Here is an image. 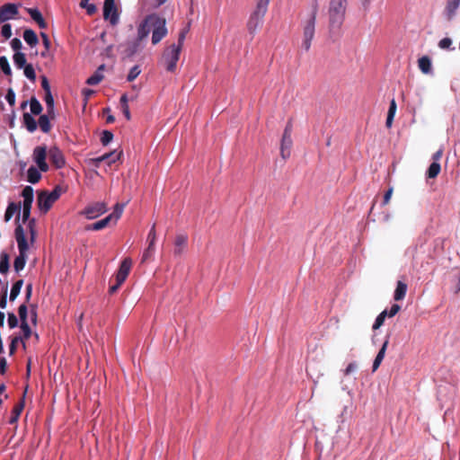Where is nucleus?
Returning <instances> with one entry per match:
<instances>
[{
  "label": "nucleus",
  "instance_id": "obj_1",
  "mask_svg": "<svg viewBox=\"0 0 460 460\" xmlns=\"http://www.w3.org/2000/svg\"><path fill=\"white\" fill-rule=\"evenodd\" d=\"M348 0H330L328 7L329 33L334 39L341 36L345 20Z\"/></svg>",
  "mask_w": 460,
  "mask_h": 460
},
{
  "label": "nucleus",
  "instance_id": "obj_2",
  "mask_svg": "<svg viewBox=\"0 0 460 460\" xmlns=\"http://www.w3.org/2000/svg\"><path fill=\"white\" fill-rule=\"evenodd\" d=\"M14 236L17 242L19 254L15 257L13 261V269L16 273L22 270L26 265L28 259L29 244L25 236V232L22 224H18L14 230Z\"/></svg>",
  "mask_w": 460,
  "mask_h": 460
},
{
  "label": "nucleus",
  "instance_id": "obj_3",
  "mask_svg": "<svg viewBox=\"0 0 460 460\" xmlns=\"http://www.w3.org/2000/svg\"><path fill=\"white\" fill-rule=\"evenodd\" d=\"M318 12V4L315 1L313 4L312 12L305 21L303 22V41L302 48L308 51L311 48V43L314 36L316 15Z\"/></svg>",
  "mask_w": 460,
  "mask_h": 460
},
{
  "label": "nucleus",
  "instance_id": "obj_4",
  "mask_svg": "<svg viewBox=\"0 0 460 460\" xmlns=\"http://www.w3.org/2000/svg\"><path fill=\"white\" fill-rule=\"evenodd\" d=\"M270 1V0H257L256 7L251 13L247 22V30L250 34H254L262 25Z\"/></svg>",
  "mask_w": 460,
  "mask_h": 460
},
{
  "label": "nucleus",
  "instance_id": "obj_5",
  "mask_svg": "<svg viewBox=\"0 0 460 460\" xmlns=\"http://www.w3.org/2000/svg\"><path fill=\"white\" fill-rule=\"evenodd\" d=\"M61 195V188L57 186L49 193L42 191L38 196V206L39 208L44 213L48 212L52 207L53 203L58 199Z\"/></svg>",
  "mask_w": 460,
  "mask_h": 460
},
{
  "label": "nucleus",
  "instance_id": "obj_6",
  "mask_svg": "<svg viewBox=\"0 0 460 460\" xmlns=\"http://www.w3.org/2000/svg\"><path fill=\"white\" fill-rule=\"evenodd\" d=\"M180 47L176 44H172L164 52L163 59L164 61L166 70L173 72L176 69L177 62L180 58L181 53Z\"/></svg>",
  "mask_w": 460,
  "mask_h": 460
},
{
  "label": "nucleus",
  "instance_id": "obj_7",
  "mask_svg": "<svg viewBox=\"0 0 460 460\" xmlns=\"http://www.w3.org/2000/svg\"><path fill=\"white\" fill-rule=\"evenodd\" d=\"M22 196L23 198L22 221L25 224L29 219H31V210L34 197L32 187H24L22 191Z\"/></svg>",
  "mask_w": 460,
  "mask_h": 460
},
{
  "label": "nucleus",
  "instance_id": "obj_8",
  "mask_svg": "<svg viewBox=\"0 0 460 460\" xmlns=\"http://www.w3.org/2000/svg\"><path fill=\"white\" fill-rule=\"evenodd\" d=\"M166 21L164 18L156 15V20L153 23L152 43L158 44L167 35Z\"/></svg>",
  "mask_w": 460,
  "mask_h": 460
},
{
  "label": "nucleus",
  "instance_id": "obj_9",
  "mask_svg": "<svg viewBox=\"0 0 460 460\" xmlns=\"http://www.w3.org/2000/svg\"><path fill=\"white\" fill-rule=\"evenodd\" d=\"M156 13L149 14L139 23L137 35L138 41H142L152 32L153 23L156 20Z\"/></svg>",
  "mask_w": 460,
  "mask_h": 460
},
{
  "label": "nucleus",
  "instance_id": "obj_10",
  "mask_svg": "<svg viewBox=\"0 0 460 460\" xmlns=\"http://www.w3.org/2000/svg\"><path fill=\"white\" fill-rule=\"evenodd\" d=\"M47 155L48 151L46 146H38L33 149V161L37 164L38 168L43 172H48L49 169V166L46 162Z\"/></svg>",
  "mask_w": 460,
  "mask_h": 460
},
{
  "label": "nucleus",
  "instance_id": "obj_11",
  "mask_svg": "<svg viewBox=\"0 0 460 460\" xmlns=\"http://www.w3.org/2000/svg\"><path fill=\"white\" fill-rule=\"evenodd\" d=\"M103 18L109 20L111 25L119 22V13L114 0H104Z\"/></svg>",
  "mask_w": 460,
  "mask_h": 460
},
{
  "label": "nucleus",
  "instance_id": "obj_12",
  "mask_svg": "<svg viewBox=\"0 0 460 460\" xmlns=\"http://www.w3.org/2000/svg\"><path fill=\"white\" fill-rule=\"evenodd\" d=\"M21 4H5L0 7V24L8 20L14 19L19 13Z\"/></svg>",
  "mask_w": 460,
  "mask_h": 460
},
{
  "label": "nucleus",
  "instance_id": "obj_13",
  "mask_svg": "<svg viewBox=\"0 0 460 460\" xmlns=\"http://www.w3.org/2000/svg\"><path fill=\"white\" fill-rule=\"evenodd\" d=\"M107 211V206L104 202H96L87 206L82 214L85 216L87 219H94Z\"/></svg>",
  "mask_w": 460,
  "mask_h": 460
},
{
  "label": "nucleus",
  "instance_id": "obj_14",
  "mask_svg": "<svg viewBox=\"0 0 460 460\" xmlns=\"http://www.w3.org/2000/svg\"><path fill=\"white\" fill-rule=\"evenodd\" d=\"M48 155L50 162L57 169H61L65 166L66 160L62 151L58 147H50L48 151Z\"/></svg>",
  "mask_w": 460,
  "mask_h": 460
},
{
  "label": "nucleus",
  "instance_id": "obj_15",
  "mask_svg": "<svg viewBox=\"0 0 460 460\" xmlns=\"http://www.w3.org/2000/svg\"><path fill=\"white\" fill-rule=\"evenodd\" d=\"M14 214H17L15 218L16 226L20 223L21 219V204L15 202H10L4 213V221L9 222Z\"/></svg>",
  "mask_w": 460,
  "mask_h": 460
},
{
  "label": "nucleus",
  "instance_id": "obj_16",
  "mask_svg": "<svg viewBox=\"0 0 460 460\" xmlns=\"http://www.w3.org/2000/svg\"><path fill=\"white\" fill-rule=\"evenodd\" d=\"M188 236L186 234H178L174 241L173 253L175 256H180L187 246Z\"/></svg>",
  "mask_w": 460,
  "mask_h": 460
},
{
  "label": "nucleus",
  "instance_id": "obj_17",
  "mask_svg": "<svg viewBox=\"0 0 460 460\" xmlns=\"http://www.w3.org/2000/svg\"><path fill=\"white\" fill-rule=\"evenodd\" d=\"M26 12L40 29H46L48 24L38 8H26Z\"/></svg>",
  "mask_w": 460,
  "mask_h": 460
},
{
  "label": "nucleus",
  "instance_id": "obj_18",
  "mask_svg": "<svg viewBox=\"0 0 460 460\" xmlns=\"http://www.w3.org/2000/svg\"><path fill=\"white\" fill-rule=\"evenodd\" d=\"M112 218H113V215H109L106 217H104L93 224L86 226L85 230H87V231L102 230V229L105 228L110 224V222L111 221Z\"/></svg>",
  "mask_w": 460,
  "mask_h": 460
},
{
  "label": "nucleus",
  "instance_id": "obj_19",
  "mask_svg": "<svg viewBox=\"0 0 460 460\" xmlns=\"http://www.w3.org/2000/svg\"><path fill=\"white\" fill-rule=\"evenodd\" d=\"M292 143L291 137L282 136L280 143V155L284 160L290 156V147L292 146Z\"/></svg>",
  "mask_w": 460,
  "mask_h": 460
},
{
  "label": "nucleus",
  "instance_id": "obj_20",
  "mask_svg": "<svg viewBox=\"0 0 460 460\" xmlns=\"http://www.w3.org/2000/svg\"><path fill=\"white\" fill-rule=\"evenodd\" d=\"M388 343H389V337H386L385 341H384L381 349H379V351L373 362V367H372L373 372H375L379 367L380 364L382 363V361L385 358V351H386Z\"/></svg>",
  "mask_w": 460,
  "mask_h": 460
},
{
  "label": "nucleus",
  "instance_id": "obj_21",
  "mask_svg": "<svg viewBox=\"0 0 460 460\" xmlns=\"http://www.w3.org/2000/svg\"><path fill=\"white\" fill-rule=\"evenodd\" d=\"M23 40L24 41L29 45L31 46V48L32 47H35L36 45H38L39 43V39H38V36L37 34L35 33V31L31 29H26L24 31H23Z\"/></svg>",
  "mask_w": 460,
  "mask_h": 460
},
{
  "label": "nucleus",
  "instance_id": "obj_22",
  "mask_svg": "<svg viewBox=\"0 0 460 460\" xmlns=\"http://www.w3.org/2000/svg\"><path fill=\"white\" fill-rule=\"evenodd\" d=\"M40 170L35 166H31L27 171V181L35 184L41 179Z\"/></svg>",
  "mask_w": 460,
  "mask_h": 460
},
{
  "label": "nucleus",
  "instance_id": "obj_23",
  "mask_svg": "<svg viewBox=\"0 0 460 460\" xmlns=\"http://www.w3.org/2000/svg\"><path fill=\"white\" fill-rule=\"evenodd\" d=\"M22 119L23 124L29 132L32 133L37 129L38 123L31 114L25 112Z\"/></svg>",
  "mask_w": 460,
  "mask_h": 460
},
{
  "label": "nucleus",
  "instance_id": "obj_24",
  "mask_svg": "<svg viewBox=\"0 0 460 460\" xmlns=\"http://www.w3.org/2000/svg\"><path fill=\"white\" fill-rule=\"evenodd\" d=\"M406 292L407 285L401 280L397 281L396 288L394 294V299L395 301L402 300L405 297Z\"/></svg>",
  "mask_w": 460,
  "mask_h": 460
},
{
  "label": "nucleus",
  "instance_id": "obj_25",
  "mask_svg": "<svg viewBox=\"0 0 460 460\" xmlns=\"http://www.w3.org/2000/svg\"><path fill=\"white\" fill-rule=\"evenodd\" d=\"M104 65H101L98 67V69L94 72V74L88 77V79L86 80V84L89 85L98 84L103 79V75L102 71L104 69Z\"/></svg>",
  "mask_w": 460,
  "mask_h": 460
},
{
  "label": "nucleus",
  "instance_id": "obj_26",
  "mask_svg": "<svg viewBox=\"0 0 460 460\" xmlns=\"http://www.w3.org/2000/svg\"><path fill=\"white\" fill-rule=\"evenodd\" d=\"M419 68L424 74H429L432 70L431 60L429 57L423 56L418 60Z\"/></svg>",
  "mask_w": 460,
  "mask_h": 460
},
{
  "label": "nucleus",
  "instance_id": "obj_27",
  "mask_svg": "<svg viewBox=\"0 0 460 460\" xmlns=\"http://www.w3.org/2000/svg\"><path fill=\"white\" fill-rule=\"evenodd\" d=\"M10 269V256L6 252L0 253V273L6 274Z\"/></svg>",
  "mask_w": 460,
  "mask_h": 460
},
{
  "label": "nucleus",
  "instance_id": "obj_28",
  "mask_svg": "<svg viewBox=\"0 0 460 460\" xmlns=\"http://www.w3.org/2000/svg\"><path fill=\"white\" fill-rule=\"evenodd\" d=\"M23 408H24V397L12 410V416H11V418L9 420V423L10 424H13V423H15L18 420V419H19V417H20Z\"/></svg>",
  "mask_w": 460,
  "mask_h": 460
},
{
  "label": "nucleus",
  "instance_id": "obj_29",
  "mask_svg": "<svg viewBox=\"0 0 460 460\" xmlns=\"http://www.w3.org/2000/svg\"><path fill=\"white\" fill-rule=\"evenodd\" d=\"M49 118H51L49 113L43 114L39 118L38 124L44 133H49L51 129V124L49 121Z\"/></svg>",
  "mask_w": 460,
  "mask_h": 460
},
{
  "label": "nucleus",
  "instance_id": "obj_30",
  "mask_svg": "<svg viewBox=\"0 0 460 460\" xmlns=\"http://www.w3.org/2000/svg\"><path fill=\"white\" fill-rule=\"evenodd\" d=\"M44 101L47 106V113L53 119L55 117V104L51 92L45 93Z\"/></svg>",
  "mask_w": 460,
  "mask_h": 460
},
{
  "label": "nucleus",
  "instance_id": "obj_31",
  "mask_svg": "<svg viewBox=\"0 0 460 460\" xmlns=\"http://www.w3.org/2000/svg\"><path fill=\"white\" fill-rule=\"evenodd\" d=\"M13 59L14 66L18 69H22L27 65L25 54L21 51L15 52L13 56Z\"/></svg>",
  "mask_w": 460,
  "mask_h": 460
},
{
  "label": "nucleus",
  "instance_id": "obj_32",
  "mask_svg": "<svg viewBox=\"0 0 460 460\" xmlns=\"http://www.w3.org/2000/svg\"><path fill=\"white\" fill-rule=\"evenodd\" d=\"M460 5V0H447L446 12L449 18L453 17Z\"/></svg>",
  "mask_w": 460,
  "mask_h": 460
},
{
  "label": "nucleus",
  "instance_id": "obj_33",
  "mask_svg": "<svg viewBox=\"0 0 460 460\" xmlns=\"http://www.w3.org/2000/svg\"><path fill=\"white\" fill-rule=\"evenodd\" d=\"M131 265H132V261L131 259L129 258H125L121 263H120V266H119V269L118 270L117 273L120 274V275H123L125 277H128V273H129V270H130V268H131Z\"/></svg>",
  "mask_w": 460,
  "mask_h": 460
},
{
  "label": "nucleus",
  "instance_id": "obj_34",
  "mask_svg": "<svg viewBox=\"0 0 460 460\" xmlns=\"http://www.w3.org/2000/svg\"><path fill=\"white\" fill-rule=\"evenodd\" d=\"M22 285H23L22 279H19L13 283V285L11 288V292H10V300L11 301H14L16 299V297L19 296L21 289L22 288Z\"/></svg>",
  "mask_w": 460,
  "mask_h": 460
},
{
  "label": "nucleus",
  "instance_id": "obj_35",
  "mask_svg": "<svg viewBox=\"0 0 460 460\" xmlns=\"http://www.w3.org/2000/svg\"><path fill=\"white\" fill-rule=\"evenodd\" d=\"M440 170H441L440 164L437 163V162H432L427 171L428 178H431V179L436 178L439 174Z\"/></svg>",
  "mask_w": 460,
  "mask_h": 460
},
{
  "label": "nucleus",
  "instance_id": "obj_36",
  "mask_svg": "<svg viewBox=\"0 0 460 460\" xmlns=\"http://www.w3.org/2000/svg\"><path fill=\"white\" fill-rule=\"evenodd\" d=\"M140 42L137 39L128 44L126 53L128 57L134 56L140 49Z\"/></svg>",
  "mask_w": 460,
  "mask_h": 460
},
{
  "label": "nucleus",
  "instance_id": "obj_37",
  "mask_svg": "<svg viewBox=\"0 0 460 460\" xmlns=\"http://www.w3.org/2000/svg\"><path fill=\"white\" fill-rule=\"evenodd\" d=\"M0 70L8 76L12 75V69L9 61L5 56L0 57Z\"/></svg>",
  "mask_w": 460,
  "mask_h": 460
},
{
  "label": "nucleus",
  "instance_id": "obj_38",
  "mask_svg": "<svg viewBox=\"0 0 460 460\" xmlns=\"http://www.w3.org/2000/svg\"><path fill=\"white\" fill-rule=\"evenodd\" d=\"M31 112L34 115H39L42 111V106L36 97H31L30 100Z\"/></svg>",
  "mask_w": 460,
  "mask_h": 460
},
{
  "label": "nucleus",
  "instance_id": "obj_39",
  "mask_svg": "<svg viewBox=\"0 0 460 460\" xmlns=\"http://www.w3.org/2000/svg\"><path fill=\"white\" fill-rule=\"evenodd\" d=\"M120 155H121V152L117 153L116 151H112V152L106 153V154L102 155V156L104 158V162H107L108 164L111 165V164H114L117 160L119 159Z\"/></svg>",
  "mask_w": 460,
  "mask_h": 460
},
{
  "label": "nucleus",
  "instance_id": "obj_40",
  "mask_svg": "<svg viewBox=\"0 0 460 460\" xmlns=\"http://www.w3.org/2000/svg\"><path fill=\"white\" fill-rule=\"evenodd\" d=\"M22 69H23L24 75L29 80H31V82H35V80H36V73H35L34 67L32 66L31 64H27Z\"/></svg>",
  "mask_w": 460,
  "mask_h": 460
},
{
  "label": "nucleus",
  "instance_id": "obj_41",
  "mask_svg": "<svg viewBox=\"0 0 460 460\" xmlns=\"http://www.w3.org/2000/svg\"><path fill=\"white\" fill-rule=\"evenodd\" d=\"M156 231H155V224H153V226L150 228V231L147 234V243L149 247H155V243L156 242Z\"/></svg>",
  "mask_w": 460,
  "mask_h": 460
},
{
  "label": "nucleus",
  "instance_id": "obj_42",
  "mask_svg": "<svg viewBox=\"0 0 460 460\" xmlns=\"http://www.w3.org/2000/svg\"><path fill=\"white\" fill-rule=\"evenodd\" d=\"M141 73V69L138 65L134 66L128 74L127 80L128 82L134 81Z\"/></svg>",
  "mask_w": 460,
  "mask_h": 460
},
{
  "label": "nucleus",
  "instance_id": "obj_43",
  "mask_svg": "<svg viewBox=\"0 0 460 460\" xmlns=\"http://www.w3.org/2000/svg\"><path fill=\"white\" fill-rule=\"evenodd\" d=\"M113 139V134L110 130H103L101 137V142L103 146H108Z\"/></svg>",
  "mask_w": 460,
  "mask_h": 460
},
{
  "label": "nucleus",
  "instance_id": "obj_44",
  "mask_svg": "<svg viewBox=\"0 0 460 460\" xmlns=\"http://www.w3.org/2000/svg\"><path fill=\"white\" fill-rule=\"evenodd\" d=\"M167 0H142L145 6L148 8H157L164 4Z\"/></svg>",
  "mask_w": 460,
  "mask_h": 460
},
{
  "label": "nucleus",
  "instance_id": "obj_45",
  "mask_svg": "<svg viewBox=\"0 0 460 460\" xmlns=\"http://www.w3.org/2000/svg\"><path fill=\"white\" fill-rule=\"evenodd\" d=\"M27 222H28V228L30 231V234H31V242L33 243L35 240V237H36V231H35L36 220H35V218H31Z\"/></svg>",
  "mask_w": 460,
  "mask_h": 460
},
{
  "label": "nucleus",
  "instance_id": "obj_46",
  "mask_svg": "<svg viewBox=\"0 0 460 460\" xmlns=\"http://www.w3.org/2000/svg\"><path fill=\"white\" fill-rule=\"evenodd\" d=\"M18 314H19L21 323L27 322L28 308L25 304H22L19 306Z\"/></svg>",
  "mask_w": 460,
  "mask_h": 460
},
{
  "label": "nucleus",
  "instance_id": "obj_47",
  "mask_svg": "<svg viewBox=\"0 0 460 460\" xmlns=\"http://www.w3.org/2000/svg\"><path fill=\"white\" fill-rule=\"evenodd\" d=\"M7 323H8L10 329H13L18 326L19 321L13 313H8Z\"/></svg>",
  "mask_w": 460,
  "mask_h": 460
},
{
  "label": "nucleus",
  "instance_id": "obj_48",
  "mask_svg": "<svg viewBox=\"0 0 460 460\" xmlns=\"http://www.w3.org/2000/svg\"><path fill=\"white\" fill-rule=\"evenodd\" d=\"M451 45L452 40L450 38H444L438 42V47L442 49H454V48H451Z\"/></svg>",
  "mask_w": 460,
  "mask_h": 460
},
{
  "label": "nucleus",
  "instance_id": "obj_49",
  "mask_svg": "<svg viewBox=\"0 0 460 460\" xmlns=\"http://www.w3.org/2000/svg\"><path fill=\"white\" fill-rule=\"evenodd\" d=\"M1 34L4 39H9L12 36V26L10 23H4L2 26Z\"/></svg>",
  "mask_w": 460,
  "mask_h": 460
},
{
  "label": "nucleus",
  "instance_id": "obj_50",
  "mask_svg": "<svg viewBox=\"0 0 460 460\" xmlns=\"http://www.w3.org/2000/svg\"><path fill=\"white\" fill-rule=\"evenodd\" d=\"M5 100L9 105L13 106L15 104V93L12 88H9L5 94Z\"/></svg>",
  "mask_w": 460,
  "mask_h": 460
},
{
  "label": "nucleus",
  "instance_id": "obj_51",
  "mask_svg": "<svg viewBox=\"0 0 460 460\" xmlns=\"http://www.w3.org/2000/svg\"><path fill=\"white\" fill-rule=\"evenodd\" d=\"M123 209H124L123 204L118 203L115 205L114 211L111 214V215H113V218L115 219V221H117L121 217Z\"/></svg>",
  "mask_w": 460,
  "mask_h": 460
},
{
  "label": "nucleus",
  "instance_id": "obj_52",
  "mask_svg": "<svg viewBox=\"0 0 460 460\" xmlns=\"http://www.w3.org/2000/svg\"><path fill=\"white\" fill-rule=\"evenodd\" d=\"M155 251V247L147 246V248L144 251V252L142 254V262H145L147 260H149L154 255Z\"/></svg>",
  "mask_w": 460,
  "mask_h": 460
},
{
  "label": "nucleus",
  "instance_id": "obj_53",
  "mask_svg": "<svg viewBox=\"0 0 460 460\" xmlns=\"http://www.w3.org/2000/svg\"><path fill=\"white\" fill-rule=\"evenodd\" d=\"M21 329L23 333L24 339H29L31 334V327L29 326L27 322L21 323Z\"/></svg>",
  "mask_w": 460,
  "mask_h": 460
},
{
  "label": "nucleus",
  "instance_id": "obj_54",
  "mask_svg": "<svg viewBox=\"0 0 460 460\" xmlns=\"http://www.w3.org/2000/svg\"><path fill=\"white\" fill-rule=\"evenodd\" d=\"M81 6L86 8L88 14H93L96 12V6L93 4H87L85 1L81 2Z\"/></svg>",
  "mask_w": 460,
  "mask_h": 460
},
{
  "label": "nucleus",
  "instance_id": "obj_55",
  "mask_svg": "<svg viewBox=\"0 0 460 460\" xmlns=\"http://www.w3.org/2000/svg\"><path fill=\"white\" fill-rule=\"evenodd\" d=\"M11 47L15 52H17L20 51V49L22 48V43L20 39L13 38L11 40Z\"/></svg>",
  "mask_w": 460,
  "mask_h": 460
},
{
  "label": "nucleus",
  "instance_id": "obj_56",
  "mask_svg": "<svg viewBox=\"0 0 460 460\" xmlns=\"http://www.w3.org/2000/svg\"><path fill=\"white\" fill-rule=\"evenodd\" d=\"M21 341H22V338L19 336L13 337L12 339L10 346H9V350H10L11 355L14 353V351L16 350L17 343Z\"/></svg>",
  "mask_w": 460,
  "mask_h": 460
},
{
  "label": "nucleus",
  "instance_id": "obj_57",
  "mask_svg": "<svg viewBox=\"0 0 460 460\" xmlns=\"http://www.w3.org/2000/svg\"><path fill=\"white\" fill-rule=\"evenodd\" d=\"M393 187H390L385 193L384 195V199H383V202H382V205L383 206H385L389 203L390 199H391V197H392V194H393Z\"/></svg>",
  "mask_w": 460,
  "mask_h": 460
},
{
  "label": "nucleus",
  "instance_id": "obj_58",
  "mask_svg": "<svg viewBox=\"0 0 460 460\" xmlns=\"http://www.w3.org/2000/svg\"><path fill=\"white\" fill-rule=\"evenodd\" d=\"M41 87L43 88L45 93L51 92L49 80L45 75L41 76Z\"/></svg>",
  "mask_w": 460,
  "mask_h": 460
},
{
  "label": "nucleus",
  "instance_id": "obj_59",
  "mask_svg": "<svg viewBox=\"0 0 460 460\" xmlns=\"http://www.w3.org/2000/svg\"><path fill=\"white\" fill-rule=\"evenodd\" d=\"M396 108H397V106H396L395 100L392 99V101L390 102L389 109H388L387 116L394 118V115H395V112H396Z\"/></svg>",
  "mask_w": 460,
  "mask_h": 460
},
{
  "label": "nucleus",
  "instance_id": "obj_60",
  "mask_svg": "<svg viewBox=\"0 0 460 460\" xmlns=\"http://www.w3.org/2000/svg\"><path fill=\"white\" fill-rule=\"evenodd\" d=\"M385 320V319L384 318V316L380 315V314H379L375 320V323L373 324V329L374 330L379 329L383 325Z\"/></svg>",
  "mask_w": 460,
  "mask_h": 460
},
{
  "label": "nucleus",
  "instance_id": "obj_61",
  "mask_svg": "<svg viewBox=\"0 0 460 460\" xmlns=\"http://www.w3.org/2000/svg\"><path fill=\"white\" fill-rule=\"evenodd\" d=\"M7 305V285L4 288L3 296L0 298V308L4 309Z\"/></svg>",
  "mask_w": 460,
  "mask_h": 460
},
{
  "label": "nucleus",
  "instance_id": "obj_62",
  "mask_svg": "<svg viewBox=\"0 0 460 460\" xmlns=\"http://www.w3.org/2000/svg\"><path fill=\"white\" fill-rule=\"evenodd\" d=\"M292 130H293L292 121L288 120L287 125H286V127H285V129H284V132H283V136L284 137H291Z\"/></svg>",
  "mask_w": 460,
  "mask_h": 460
},
{
  "label": "nucleus",
  "instance_id": "obj_63",
  "mask_svg": "<svg viewBox=\"0 0 460 460\" xmlns=\"http://www.w3.org/2000/svg\"><path fill=\"white\" fill-rule=\"evenodd\" d=\"M400 309H401V307L399 305H397V304L392 305V306L388 310V316L394 317L400 311Z\"/></svg>",
  "mask_w": 460,
  "mask_h": 460
},
{
  "label": "nucleus",
  "instance_id": "obj_64",
  "mask_svg": "<svg viewBox=\"0 0 460 460\" xmlns=\"http://www.w3.org/2000/svg\"><path fill=\"white\" fill-rule=\"evenodd\" d=\"M358 368V365L356 362H351L349 363L347 367L345 368L344 370V374L345 375H349L351 374L352 372L356 371Z\"/></svg>",
  "mask_w": 460,
  "mask_h": 460
}]
</instances>
